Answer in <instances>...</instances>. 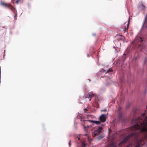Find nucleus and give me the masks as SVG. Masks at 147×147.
Returning a JSON list of instances; mask_svg holds the SVG:
<instances>
[{"instance_id": "0eeeda50", "label": "nucleus", "mask_w": 147, "mask_h": 147, "mask_svg": "<svg viewBox=\"0 0 147 147\" xmlns=\"http://www.w3.org/2000/svg\"><path fill=\"white\" fill-rule=\"evenodd\" d=\"M1 5H3L5 7H8L9 8H10L11 6L9 4H6V3L2 2L1 3Z\"/></svg>"}, {"instance_id": "6e6552de", "label": "nucleus", "mask_w": 147, "mask_h": 147, "mask_svg": "<svg viewBox=\"0 0 147 147\" xmlns=\"http://www.w3.org/2000/svg\"><path fill=\"white\" fill-rule=\"evenodd\" d=\"M129 21H128V22L127 25V27L126 28H125V29L123 31L124 32V33H125L126 32L128 31V27L129 25Z\"/></svg>"}, {"instance_id": "412c9836", "label": "nucleus", "mask_w": 147, "mask_h": 147, "mask_svg": "<svg viewBox=\"0 0 147 147\" xmlns=\"http://www.w3.org/2000/svg\"><path fill=\"white\" fill-rule=\"evenodd\" d=\"M82 147H85V146H82Z\"/></svg>"}, {"instance_id": "20e7f679", "label": "nucleus", "mask_w": 147, "mask_h": 147, "mask_svg": "<svg viewBox=\"0 0 147 147\" xmlns=\"http://www.w3.org/2000/svg\"><path fill=\"white\" fill-rule=\"evenodd\" d=\"M133 44L136 45H138L139 48L141 47L142 49L144 48L143 45V40L141 37H136L133 42Z\"/></svg>"}, {"instance_id": "9d476101", "label": "nucleus", "mask_w": 147, "mask_h": 147, "mask_svg": "<svg viewBox=\"0 0 147 147\" xmlns=\"http://www.w3.org/2000/svg\"><path fill=\"white\" fill-rule=\"evenodd\" d=\"M145 20L144 22V25H146V27H147V15L145 18Z\"/></svg>"}, {"instance_id": "f3484780", "label": "nucleus", "mask_w": 147, "mask_h": 147, "mask_svg": "<svg viewBox=\"0 0 147 147\" xmlns=\"http://www.w3.org/2000/svg\"><path fill=\"white\" fill-rule=\"evenodd\" d=\"M87 110V109H84V111L85 112H86V111Z\"/></svg>"}, {"instance_id": "9b49d317", "label": "nucleus", "mask_w": 147, "mask_h": 147, "mask_svg": "<svg viewBox=\"0 0 147 147\" xmlns=\"http://www.w3.org/2000/svg\"><path fill=\"white\" fill-rule=\"evenodd\" d=\"M112 71H113L111 69H108L107 71V72H106V73H108L110 72H112Z\"/></svg>"}, {"instance_id": "f8f14e48", "label": "nucleus", "mask_w": 147, "mask_h": 147, "mask_svg": "<svg viewBox=\"0 0 147 147\" xmlns=\"http://www.w3.org/2000/svg\"><path fill=\"white\" fill-rule=\"evenodd\" d=\"M21 0H17L15 2V3L17 4H18L19 2Z\"/></svg>"}, {"instance_id": "4468645a", "label": "nucleus", "mask_w": 147, "mask_h": 147, "mask_svg": "<svg viewBox=\"0 0 147 147\" xmlns=\"http://www.w3.org/2000/svg\"><path fill=\"white\" fill-rule=\"evenodd\" d=\"M69 147H70V146L71 145V141H69Z\"/></svg>"}, {"instance_id": "aec40b11", "label": "nucleus", "mask_w": 147, "mask_h": 147, "mask_svg": "<svg viewBox=\"0 0 147 147\" xmlns=\"http://www.w3.org/2000/svg\"><path fill=\"white\" fill-rule=\"evenodd\" d=\"M143 6L144 7V6L143 5Z\"/></svg>"}, {"instance_id": "ddd939ff", "label": "nucleus", "mask_w": 147, "mask_h": 147, "mask_svg": "<svg viewBox=\"0 0 147 147\" xmlns=\"http://www.w3.org/2000/svg\"><path fill=\"white\" fill-rule=\"evenodd\" d=\"M82 146H85L86 144L84 142H82Z\"/></svg>"}, {"instance_id": "7ed1b4c3", "label": "nucleus", "mask_w": 147, "mask_h": 147, "mask_svg": "<svg viewBox=\"0 0 147 147\" xmlns=\"http://www.w3.org/2000/svg\"><path fill=\"white\" fill-rule=\"evenodd\" d=\"M100 121H94L93 120H87L85 121H84L85 123L90 122L93 123H94L96 125H98L101 122H105L106 119V115L104 114H103L101 115L99 117Z\"/></svg>"}, {"instance_id": "dca6fc26", "label": "nucleus", "mask_w": 147, "mask_h": 147, "mask_svg": "<svg viewBox=\"0 0 147 147\" xmlns=\"http://www.w3.org/2000/svg\"><path fill=\"white\" fill-rule=\"evenodd\" d=\"M146 60H147V59H145L144 64H145V63H146Z\"/></svg>"}, {"instance_id": "f03ea898", "label": "nucleus", "mask_w": 147, "mask_h": 147, "mask_svg": "<svg viewBox=\"0 0 147 147\" xmlns=\"http://www.w3.org/2000/svg\"><path fill=\"white\" fill-rule=\"evenodd\" d=\"M131 137L133 138V141L134 144L131 143L129 144L125 147H130L135 145L134 147H139L141 146L142 144L143 138H140L139 134L136 132L131 133L128 136L125 137L123 140L120 144V146H121L125 144L126 142H129L130 141V139Z\"/></svg>"}, {"instance_id": "6ab92c4d", "label": "nucleus", "mask_w": 147, "mask_h": 147, "mask_svg": "<svg viewBox=\"0 0 147 147\" xmlns=\"http://www.w3.org/2000/svg\"><path fill=\"white\" fill-rule=\"evenodd\" d=\"M83 126H84V127L86 128V127H85V125H84Z\"/></svg>"}, {"instance_id": "423d86ee", "label": "nucleus", "mask_w": 147, "mask_h": 147, "mask_svg": "<svg viewBox=\"0 0 147 147\" xmlns=\"http://www.w3.org/2000/svg\"><path fill=\"white\" fill-rule=\"evenodd\" d=\"M94 94L92 93V92H90L88 93V94L86 96L85 98H90L89 99V100L90 101L91 99V98L94 96Z\"/></svg>"}, {"instance_id": "a211bd4d", "label": "nucleus", "mask_w": 147, "mask_h": 147, "mask_svg": "<svg viewBox=\"0 0 147 147\" xmlns=\"http://www.w3.org/2000/svg\"><path fill=\"white\" fill-rule=\"evenodd\" d=\"M78 140H79L80 139V138H79L78 137Z\"/></svg>"}, {"instance_id": "f257e3e1", "label": "nucleus", "mask_w": 147, "mask_h": 147, "mask_svg": "<svg viewBox=\"0 0 147 147\" xmlns=\"http://www.w3.org/2000/svg\"><path fill=\"white\" fill-rule=\"evenodd\" d=\"M135 122L137 124L130 127V129L132 131L140 129L141 132L144 136V138L147 139V117L145 119V121L140 117L131 121L132 123Z\"/></svg>"}, {"instance_id": "39448f33", "label": "nucleus", "mask_w": 147, "mask_h": 147, "mask_svg": "<svg viewBox=\"0 0 147 147\" xmlns=\"http://www.w3.org/2000/svg\"><path fill=\"white\" fill-rule=\"evenodd\" d=\"M102 129V128L101 127H99L98 129L95 130L93 133L94 136H96L98 134H100L101 132V130Z\"/></svg>"}, {"instance_id": "1a4fd4ad", "label": "nucleus", "mask_w": 147, "mask_h": 147, "mask_svg": "<svg viewBox=\"0 0 147 147\" xmlns=\"http://www.w3.org/2000/svg\"><path fill=\"white\" fill-rule=\"evenodd\" d=\"M116 144L114 143H112L109 144L106 147H115Z\"/></svg>"}, {"instance_id": "2eb2a0df", "label": "nucleus", "mask_w": 147, "mask_h": 147, "mask_svg": "<svg viewBox=\"0 0 147 147\" xmlns=\"http://www.w3.org/2000/svg\"><path fill=\"white\" fill-rule=\"evenodd\" d=\"M102 71L104 72H105L106 71L103 69H102Z\"/></svg>"}]
</instances>
